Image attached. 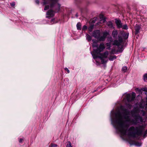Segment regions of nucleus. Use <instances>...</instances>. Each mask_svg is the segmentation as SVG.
Here are the masks:
<instances>
[{
    "label": "nucleus",
    "mask_w": 147,
    "mask_h": 147,
    "mask_svg": "<svg viewBox=\"0 0 147 147\" xmlns=\"http://www.w3.org/2000/svg\"><path fill=\"white\" fill-rule=\"evenodd\" d=\"M127 109L124 108L123 106L121 107L122 114L119 111L115 113L113 115V118L112 119V123L114 127L121 133V135L128 136L136 137V136H142L144 138L147 136V130L143 133L144 127L142 125H140L135 127H130L127 130V129L130 124L137 125L138 123L142 122L144 119L140 114L142 113V116H146L147 117V112L143 110L140 111L137 109H134L131 111L133 119H131L129 116L130 112L128 109H130L132 107L129 104L126 105Z\"/></svg>",
    "instance_id": "nucleus-1"
},
{
    "label": "nucleus",
    "mask_w": 147,
    "mask_h": 147,
    "mask_svg": "<svg viewBox=\"0 0 147 147\" xmlns=\"http://www.w3.org/2000/svg\"><path fill=\"white\" fill-rule=\"evenodd\" d=\"M129 34V33H125L123 31H120L118 36V40H115L113 44L118 46H119L123 41L122 36H123L125 39H126L128 38Z\"/></svg>",
    "instance_id": "nucleus-2"
},
{
    "label": "nucleus",
    "mask_w": 147,
    "mask_h": 147,
    "mask_svg": "<svg viewBox=\"0 0 147 147\" xmlns=\"http://www.w3.org/2000/svg\"><path fill=\"white\" fill-rule=\"evenodd\" d=\"M105 48V47L104 43L102 42L101 43L96 49L94 50V51L92 53L91 52L93 58L94 59L96 58L97 57V54H98L102 51Z\"/></svg>",
    "instance_id": "nucleus-3"
},
{
    "label": "nucleus",
    "mask_w": 147,
    "mask_h": 147,
    "mask_svg": "<svg viewBox=\"0 0 147 147\" xmlns=\"http://www.w3.org/2000/svg\"><path fill=\"white\" fill-rule=\"evenodd\" d=\"M109 53L107 51H106L104 52L103 53H100V56H98L97 54V57L96 58H98L100 59L101 61L102 64L106 63L107 61L105 59V58H107L108 55Z\"/></svg>",
    "instance_id": "nucleus-4"
},
{
    "label": "nucleus",
    "mask_w": 147,
    "mask_h": 147,
    "mask_svg": "<svg viewBox=\"0 0 147 147\" xmlns=\"http://www.w3.org/2000/svg\"><path fill=\"white\" fill-rule=\"evenodd\" d=\"M135 94L133 92L131 95L130 94H126L125 95V98L127 100L128 102H130L134 100L135 98Z\"/></svg>",
    "instance_id": "nucleus-5"
},
{
    "label": "nucleus",
    "mask_w": 147,
    "mask_h": 147,
    "mask_svg": "<svg viewBox=\"0 0 147 147\" xmlns=\"http://www.w3.org/2000/svg\"><path fill=\"white\" fill-rule=\"evenodd\" d=\"M49 1L50 3L51 7H53L59 1V0H49ZM47 3L45 1V0L43 2V5H45Z\"/></svg>",
    "instance_id": "nucleus-6"
},
{
    "label": "nucleus",
    "mask_w": 147,
    "mask_h": 147,
    "mask_svg": "<svg viewBox=\"0 0 147 147\" xmlns=\"http://www.w3.org/2000/svg\"><path fill=\"white\" fill-rule=\"evenodd\" d=\"M100 34V31L99 30L95 31L93 33V36L97 39L99 38Z\"/></svg>",
    "instance_id": "nucleus-7"
},
{
    "label": "nucleus",
    "mask_w": 147,
    "mask_h": 147,
    "mask_svg": "<svg viewBox=\"0 0 147 147\" xmlns=\"http://www.w3.org/2000/svg\"><path fill=\"white\" fill-rule=\"evenodd\" d=\"M115 22L117 26V27L118 28H120L122 25V23L121 21L119 20L115 19Z\"/></svg>",
    "instance_id": "nucleus-8"
},
{
    "label": "nucleus",
    "mask_w": 147,
    "mask_h": 147,
    "mask_svg": "<svg viewBox=\"0 0 147 147\" xmlns=\"http://www.w3.org/2000/svg\"><path fill=\"white\" fill-rule=\"evenodd\" d=\"M47 15L48 16H47L46 18H48L52 17L54 15V12L53 10H50L47 12Z\"/></svg>",
    "instance_id": "nucleus-9"
},
{
    "label": "nucleus",
    "mask_w": 147,
    "mask_h": 147,
    "mask_svg": "<svg viewBox=\"0 0 147 147\" xmlns=\"http://www.w3.org/2000/svg\"><path fill=\"white\" fill-rule=\"evenodd\" d=\"M141 26L139 25L136 24L135 27V34H137L140 32V30L141 29Z\"/></svg>",
    "instance_id": "nucleus-10"
},
{
    "label": "nucleus",
    "mask_w": 147,
    "mask_h": 147,
    "mask_svg": "<svg viewBox=\"0 0 147 147\" xmlns=\"http://www.w3.org/2000/svg\"><path fill=\"white\" fill-rule=\"evenodd\" d=\"M118 34L117 30L114 29L112 32V35L113 37L115 38H116Z\"/></svg>",
    "instance_id": "nucleus-11"
},
{
    "label": "nucleus",
    "mask_w": 147,
    "mask_h": 147,
    "mask_svg": "<svg viewBox=\"0 0 147 147\" xmlns=\"http://www.w3.org/2000/svg\"><path fill=\"white\" fill-rule=\"evenodd\" d=\"M93 44H92V47H98V45L97 43L98 42V41L96 40H93Z\"/></svg>",
    "instance_id": "nucleus-12"
},
{
    "label": "nucleus",
    "mask_w": 147,
    "mask_h": 147,
    "mask_svg": "<svg viewBox=\"0 0 147 147\" xmlns=\"http://www.w3.org/2000/svg\"><path fill=\"white\" fill-rule=\"evenodd\" d=\"M106 35H105V34H104L102 36L99 37V38L98 39V40L100 41H104L106 37Z\"/></svg>",
    "instance_id": "nucleus-13"
},
{
    "label": "nucleus",
    "mask_w": 147,
    "mask_h": 147,
    "mask_svg": "<svg viewBox=\"0 0 147 147\" xmlns=\"http://www.w3.org/2000/svg\"><path fill=\"white\" fill-rule=\"evenodd\" d=\"M133 144L135 145L138 146H141L142 143L141 142H134Z\"/></svg>",
    "instance_id": "nucleus-14"
},
{
    "label": "nucleus",
    "mask_w": 147,
    "mask_h": 147,
    "mask_svg": "<svg viewBox=\"0 0 147 147\" xmlns=\"http://www.w3.org/2000/svg\"><path fill=\"white\" fill-rule=\"evenodd\" d=\"M116 58V57L115 55L111 56L109 58V59L110 61H112Z\"/></svg>",
    "instance_id": "nucleus-15"
},
{
    "label": "nucleus",
    "mask_w": 147,
    "mask_h": 147,
    "mask_svg": "<svg viewBox=\"0 0 147 147\" xmlns=\"http://www.w3.org/2000/svg\"><path fill=\"white\" fill-rule=\"evenodd\" d=\"M86 38L87 40L88 41H90L92 39V37H91L88 34H87L86 35Z\"/></svg>",
    "instance_id": "nucleus-16"
},
{
    "label": "nucleus",
    "mask_w": 147,
    "mask_h": 147,
    "mask_svg": "<svg viewBox=\"0 0 147 147\" xmlns=\"http://www.w3.org/2000/svg\"><path fill=\"white\" fill-rule=\"evenodd\" d=\"M107 26L111 28H114L113 27V23L112 22H109L107 24Z\"/></svg>",
    "instance_id": "nucleus-17"
},
{
    "label": "nucleus",
    "mask_w": 147,
    "mask_h": 147,
    "mask_svg": "<svg viewBox=\"0 0 147 147\" xmlns=\"http://www.w3.org/2000/svg\"><path fill=\"white\" fill-rule=\"evenodd\" d=\"M77 29L78 30H80L81 28V25L80 23H78L76 25Z\"/></svg>",
    "instance_id": "nucleus-18"
},
{
    "label": "nucleus",
    "mask_w": 147,
    "mask_h": 147,
    "mask_svg": "<svg viewBox=\"0 0 147 147\" xmlns=\"http://www.w3.org/2000/svg\"><path fill=\"white\" fill-rule=\"evenodd\" d=\"M94 25H91L88 27V29L89 31L90 32H91L94 28Z\"/></svg>",
    "instance_id": "nucleus-19"
},
{
    "label": "nucleus",
    "mask_w": 147,
    "mask_h": 147,
    "mask_svg": "<svg viewBox=\"0 0 147 147\" xmlns=\"http://www.w3.org/2000/svg\"><path fill=\"white\" fill-rule=\"evenodd\" d=\"M143 77L144 81L145 82H147V74H144Z\"/></svg>",
    "instance_id": "nucleus-20"
},
{
    "label": "nucleus",
    "mask_w": 147,
    "mask_h": 147,
    "mask_svg": "<svg viewBox=\"0 0 147 147\" xmlns=\"http://www.w3.org/2000/svg\"><path fill=\"white\" fill-rule=\"evenodd\" d=\"M121 28L125 30H127L128 28L126 24H124L123 25H122Z\"/></svg>",
    "instance_id": "nucleus-21"
},
{
    "label": "nucleus",
    "mask_w": 147,
    "mask_h": 147,
    "mask_svg": "<svg viewBox=\"0 0 147 147\" xmlns=\"http://www.w3.org/2000/svg\"><path fill=\"white\" fill-rule=\"evenodd\" d=\"M66 147H72L71 143L70 142H68L67 143Z\"/></svg>",
    "instance_id": "nucleus-22"
},
{
    "label": "nucleus",
    "mask_w": 147,
    "mask_h": 147,
    "mask_svg": "<svg viewBox=\"0 0 147 147\" xmlns=\"http://www.w3.org/2000/svg\"><path fill=\"white\" fill-rule=\"evenodd\" d=\"M57 145L56 144L51 143L50 145L49 146V147H57Z\"/></svg>",
    "instance_id": "nucleus-23"
},
{
    "label": "nucleus",
    "mask_w": 147,
    "mask_h": 147,
    "mask_svg": "<svg viewBox=\"0 0 147 147\" xmlns=\"http://www.w3.org/2000/svg\"><path fill=\"white\" fill-rule=\"evenodd\" d=\"M127 67L126 66H124L123 67L122 69V70L124 72H125L127 70Z\"/></svg>",
    "instance_id": "nucleus-24"
},
{
    "label": "nucleus",
    "mask_w": 147,
    "mask_h": 147,
    "mask_svg": "<svg viewBox=\"0 0 147 147\" xmlns=\"http://www.w3.org/2000/svg\"><path fill=\"white\" fill-rule=\"evenodd\" d=\"M146 88H144L143 90L144 91H146V92H145V94L146 96V101L147 102V91H146Z\"/></svg>",
    "instance_id": "nucleus-25"
},
{
    "label": "nucleus",
    "mask_w": 147,
    "mask_h": 147,
    "mask_svg": "<svg viewBox=\"0 0 147 147\" xmlns=\"http://www.w3.org/2000/svg\"><path fill=\"white\" fill-rule=\"evenodd\" d=\"M87 28V27L86 26H83L82 30H85Z\"/></svg>",
    "instance_id": "nucleus-26"
},
{
    "label": "nucleus",
    "mask_w": 147,
    "mask_h": 147,
    "mask_svg": "<svg viewBox=\"0 0 147 147\" xmlns=\"http://www.w3.org/2000/svg\"><path fill=\"white\" fill-rule=\"evenodd\" d=\"M11 6L12 7H13L15 5V2H13L10 3Z\"/></svg>",
    "instance_id": "nucleus-27"
},
{
    "label": "nucleus",
    "mask_w": 147,
    "mask_h": 147,
    "mask_svg": "<svg viewBox=\"0 0 147 147\" xmlns=\"http://www.w3.org/2000/svg\"><path fill=\"white\" fill-rule=\"evenodd\" d=\"M49 8V5L46 6L44 8V10L45 11L47 10Z\"/></svg>",
    "instance_id": "nucleus-28"
},
{
    "label": "nucleus",
    "mask_w": 147,
    "mask_h": 147,
    "mask_svg": "<svg viewBox=\"0 0 147 147\" xmlns=\"http://www.w3.org/2000/svg\"><path fill=\"white\" fill-rule=\"evenodd\" d=\"M64 69L65 70L67 71L68 73H69V70L67 68H65Z\"/></svg>",
    "instance_id": "nucleus-29"
},
{
    "label": "nucleus",
    "mask_w": 147,
    "mask_h": 147,
    "mask_svg": "<svg viewBox=\"0 0 147 147\" xmlns=\"http://www.w3.org/2000/svg\"><path fill=\"white\" fill-rule=\"evenodd\" d=\"M106 45L107 46L109 47H111L110 44V43H107L106 44Z\"/></svg>",
    "instance_id": "nucleus-30"
},
{
    "label": "nucleus",
    "mask_w": 147,
    "mask_h": 147,
    "mask_svg": "<svg viewBox=\"0 0 147 147\" xmlns=\"http://www.w3.org/2000/svg\"><path fill=\"white\" fill-rule=\"evenodd\" d=\"M23 139H22V138H20L19 140V142L20 143H22V141H23Z\"/></svg>",
    "instance_id": "nucleus-31"
},
{
    "label": "nucleus",
    "mask_w": 147,
    "mask_h": 147,
    "mask_svg": "<svg viewBox=\"0 0 147 147\" xmlns=\"http://www.w3.org/2000/svg\"><path fill=\"white\" fill-rule=\"evenodd\" d=\"M35 2L37 4H38L39 3V0H35Z\"/></svg>",
    "instance_id": "nucleus-32"
},
{
    "label": "nucleus",
    "mask_w": 147,
    "mask_h": 147,
    "mask_svg": "<svg viewBox=\"0 0 147 147\" xmlns=\"http://www.w3.org/2000/svg\"><path fill=\"white\" fill-rule=\"evenodd\" d=\"M58 10L59 11L60 9V4H59V3L58 4Z\"/></svg>",
    "instance_id": "nucleus-33"
},
{
    "label": "nucleus",
    "mask_w": 147,
    "mask_h": 147,
    "mask_svg": "<svg viewBox=\"0 0 147 147\" xmlns=\"http://www.w3.org/2000/svg\"><path fill=\"white\" fill-rule=\"evenodd\" d=\"M105 19H103V22H105Z\"/></svg>",
    "instance_id": "nucleus-34"
},
{
    "label": "nucleus",
    "mask_w": 147,
    "mask_h": 147,
    "mask_svg": "<svg viewBox=\"0 0 147 147\" xmlns=\"http://www.w3.org/2000/svg\"><path fill=\"white\" fill-rule=\"evenodd\" d=\"M147 106V103H146V107H145V108H146V106Z\"/></svg>",
    "instance_id": "nucleus-35"
},
{
    "label": "nucleus",
    "mask_w": 147,
    "mask_h": 147,
    "mask_svg": "<svg viewBox=\"0 0 147 147\" xmlns=\"http://www.w3.org/2000/svg\"><path fill=\"white\" fill-rule=\"evenodd\" d=\"M54 20V19H52L51 20V21H53V20Z\"/></svg>",
    "instance_id": "nucleus-36"
},
{
    "label": "nucleus",
    "mask_w": 147,
    "mask_h": 147,
    "mask_svg": "<svg viewBox=\"0 0 147 147\" xmlns=\"http://www.w3.org/2000/svg\"><path fill=\"white\" fill-rule=\"evenodd\" d=\"M76 17H78V15L77 14H76Z\"/></svg>",
    "instance_id": "nucleus-37"
}]
</instances>
